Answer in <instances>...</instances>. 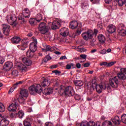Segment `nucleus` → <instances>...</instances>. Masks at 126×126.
Segmentation results:
<instances>
[{
  "mask_svg": "<svg viewBox=\"0 0 126 126\" xmlns=\"http://www.w3.org/2000/svg\"><path fill=\"white\" fill-rule=\"evenodd\" d=\"M18 73L19 72L16 69H14L12 70L11 75L13 77H15V76H18Z\"/></svg>",
  "mask_w": 126,
  "mask_h": 126,
  "instance_id": "31",
  "label": "nucleus"
},
{
  "mask_svg": "<svg viewBox=\"0 0 126 126\" xmlns=\"http://www.w3.org/2000/svg\"><path fill=\"white\" fill-rule=\"evenodd\" d=\"M116 63V62H112L109 63H107V67H110V66H112L114 65Z\"/></svg>",
  "mask_w": 126,
  "mask_h": 126,
  "instance_id": "44",
  "label": "nucleus"
},
{
  "mask_svg": "<svg viewBox=\"0 0 126 126\" xmlns=\"http://www.w3.org/2000/svg\"><path fill=\"white\" fill-rule=\"evenodd\" d=\"M2 31L3 34L7 36L10 32V26L6 24L3 25Z\"/></svg>",
  "mask_w": 126,
  "mask_h": 126,
  "instance_id": "12",
  "label": "nucleus"
},
{
  "mask_svg": "<svg viewBox=\"0 0 126 126\" xmlns=\"http://www.w3.org/2000/svg\"><path fill=\"white\" fill-rule=\"evenodd\" d=\"M29 90L31 95H34L35 93L41 94L42 92L44 94V95H50V94H52V93L54 92L53 88H50L45 89L43 91L42 86H41V85L40 84L31 86L29 88Z\"/></svg>",
  "mask_w": 126,
  "mask_h": 126,
  "instance_id": "2",
  "label": "nucleus"
},
{
  "mask_svg": "<svg viewBox=\"0 0 126 126\" xmlns=\"http://www.w3.org/2000/svg\"><path fill=\"white\" fill-rule=\"evenodd\" d=\"M50 81H49V80L45 79L44 80V81L41 83V86L42 87H46V86H49Z\"/></svg>",
  "mask_w": 126,
  "mask_h": 126,
  "instance_id": "26",
  "label": "nucleus"
},
{
  "mask_svg": "<svg viewBox=\"0 0 126 126\" xmlns=\"http://www.w3.org/2000/svg\"><path fill=\"white\" fill-rule=\"evenodd\" d=\"M96 42V38H93L92 41H90V44L91 46H94L95 44L94 43Z\"/></svg>",
  "mask_w": 126,
  "mask_h": 126,
  "instance_id": "46",
  "label": "nucleus"
},
{
  "mask_svg": "<svg viewBox=\"0 0 126 126\" xmlns=\"http://www.w3.org/2000/svg\"><path fill=\"white\" fill-rule=\"evenodd\" d=\"M13 64L12 62H7L5 63L3 67L4 69L8 71V70H10L12 68Z\"/></svg>",
  "mask_w": 126,
  "mask_h": 126,
  "instance_id": "16",
  "label": "nucleus"
},
{
  "mask_svg": "<svg viewBox=\"0 0 126 126\" xmlns=\"http://www.w3.org/2000/svg\"><path fill=\"white\" fill-rule=\"evenodd\" d=\"M99 64L101 66L104 65V66H106V67H108V63H107L106 62H102V63H100Z\"/></svg>",
  "mask_w": 126,
  "mask_h": 126,
  "instance_id": "48",
  "label": "nucleus"
},
{
  "mask_svg": "<svg viewBox=\"0 0 126 126\" xmlns=\"http://www.w3.org/2000/svg\"><path fill=\"white\" fill-rule=\"evenodd\" d=\"M62 23H63V21L62 20L58 21H54L52 23V25L51 26V28L53 30H56V29H59L60 27H61V25H62Z\"/></svg>",
  "mask_w": 126,
  "mask_h": 126,
  "instance_id": "10",
  "label": "nucleus"
},
{
  "mask_svg": "<svg viewBox=\"0 0 126 126\" xmlns=\"http://www.w3.org/2000/svg\"><path fill=\"white\" fill-rule=\"evenodd\" d=\"M70 65L71 66V68H75V67L74 66V64H73V63H70Z\"/></svg>",
  "mask_w": 126,
  "mask_h": 126,
  "instance_id": "63",
  "label": "nucleus"
},
{
  "mask_svg": "<svg viewBox=\"0 0 126 126\" xmlns=\"http://www.w3.org/2000/svg\"><path fill=\"white\" fill-rule=\"evenodd\" d=\"M53 124L51 122H46L45 124V126H52Z\"/></svg>",
  "mask_w": 126,
  "mask_h": 126,
  "instance_id": "57",
  "label": "nucleus"
},
{
  "mask_svg": "<svg viewBox=\"0 0 126 126\" xmlns=\"http://www.w3.org/2000/svg\"><path fill=\"white\" fill-rule=\"evenodd\" d=\"M27 47H28V42L27 41H23L21 46V50H22V51H24V50H25V49H26Z\"/></svg>",
  "mask_w": 126,
  "mask_h": 126,
  "instance_id": "29",
  "label": "nucleus"
},
{
  "mask_svg": "<svg viewBox=\"0 0 126 126\" xmlns=\"http://www.w3.org/2000/svg\"><path fill=\"white\" fill-rule=\"evenodd\" d=\"M86 6H87V4L85 3H82L81 4V7L82 8H85L86 7Z\"/></svg>",
  "mask_w": 126,
  "mask_h": 126,
  "instance_id": "55",
  "label": "nucleus"
},
{
  "mask_svg": "<svg viewBox=\"0 0 126 126\" xmlns=\"http://www.w3.org/2000/svg\"><path fill=\"white\" fill-rule=\"evenodd\" d=\"M65 88L64 87V86H61V87H60V93H64V89H65Z\"/></svg>",
  "mask_w": 126,
  "mask_h": 126,
  "instance_id": "47",
  "label": "nucleus"
},
{
  "mask_svg": "<svg viewBox=\"0 0 126 126\" xmlns=\"http://www.w3.org/2000/svg\"><path fill=\"white\" fill-rule=\"evenodd\" d=\"M76 66L77 68H80V67H81V64H80V63H77L76 64Z\"/></svg>",
  "mask_w": 126,
  "mask_h": 126,
  "instance_id": "61",
  "label": "nucleus"
},
{
  "mask_svg": "<svg viewBox=\"0 0 126 126\" xmlns=\"http://www.w3.org/2000/svg\"><path fill=\"white\" fill-rule=\"evenodd\" d=\"M118 76H116V77H118V79H120L121 80H126V76L125 74H123V73L119 72L117 74Z\"/></svg>",
  "mask_w": 126,
  "mask_h": 126,
  "instance_id": "25",
  "label": "nucleus"
},
{
  "mask_svg": "<svg viewBox=\"0 0 126 126\" xmlns=\"http://www.w3.org/2000/svg\"><path fill=\"white\" fill-rule=\"evenodd\" d=\"M64 94L65 96L71 97L72 96H74V94H75V92H74V90H73V88L72 86H68L64 88Z\"/></svg>",
  "mask_w": 126,
  "mask_h": 126,
  "instance_id": "6",
  "label": "nucleus"
},
{
  "mask_svg": "<svg viewBox=\"0 0 126 126\" xmlns=\"http://www.w3.org/2000/svg\"><path fill=\"white\" fill-rule=\"evenodd\" d=\"M16 115L18 118H19V119H22L24 116V112L21 110L19 111L17 114H16Z\"/></svg>",
  "mask_w": 126,
  "mask_h": 126,
  "instance_id": "30",
  "label": "nucleus"
},
{
  "mask_svg": "<svg viewBox=\"0 0 126 126\" xmlns=\"http://www.w3.org/2000/svg\"><path fill=\"white\" fill-rule=\"evenodd\" d=\"M10 117L11 118H14V117H15V114H13V113H11L10 114Z\"/></svg>",
  "mask_w": 126,
  "mask_h": 126,
  "instance_id": "64",
  "label": "nucleus"
},
{
  "mask_svg": "<svg viewBox=\"0 0 126 126\" xmlns=\"http://www.w3.org/2000/svg\"><path fill=\"white\" fill-rule=\"evenodd\" d=\"M124 28L125 26L123 24L119 25V29L120 30V33L123 34V35H126V31L124 30Z\"/></svg>",
  "mask_w": 126,
  "mask_h": 126,
  "instance_id": "24",
  "label": "nucleus"
},
{
  "mask_svg": "<svg viewBox=\"0 0 126 126\" xmlns=\"http://www.w3.org/2000/svg\"><path fill=\"white\" fill-rule=\"evenodd\" d=\"M81 32H82V30H81V28H79L78 30H77L75 35L78 36V35H80L81 34Z\"/></svg>",
  "mask_w": 126,
  "mask_h": 126,
  "instance_id": "38",
  "label": "nucleus"
},
{
  "mask_svg": "<svg viewBox=\"0 0 126 126\" xmlns=\"http://www.w3.org/2000/svg\"><path fill=\"white\" fill-rule=\"evenodd\" d=\"M3 63H4V59L3 58H0V63L2 64Z\"/></svg>",
  "mask_w": 126,
  "mask_h": 126,
  "instance_id": "58",
  "label": "nucleus"
},
{
  "mask_svg": "<svg viewBox=\"0 0 126 126\" xmlns=\"http://www.w3.org/2000/svg\"><path fill=\"white\" fill-rule=\"evenodd\" d=\"M71 68V66H70V64H67L66 65V69H70Z\"/></svg>",
  "mask_w": 126,
  "mask_h": 126,
  "instance_id": "60",
  "label": "nucleus"
},
{
  "mask_svg": "<svg viewBox=\"0 0 126 126\" xmlns=\"http://www.w3.org/2000/svg\"><path fill=\"white\" fill-rule=\"evenodd\" d=\"M87 57V55L85 54H81L80 55V58L83 59L84 60H86V58Z\"/></svg>",
  "mask_w": 126,
  "mask_h": 126,
  "instance_id": "50",
  "label": "nucleus"
},
{
  "mask_svg": "<svg viewBox=\"0 0 126 126\" xmlns=\"http://www.w3.org/2000/svg\"><path fill=\"white\" fill-rule=\"evenodd\" d=\"M19 20H21L22 22H23V23H25V19L24 18H19Z\"/></svg>",
  "mask_w": 126,
  "mask_h": 126,
  "instance_id": "62",
  "label": "nucleus"
},
{
  "mask_svg": "<svg viewBox=\"0 0 126 126\" xmlns=\"http://www.w3.org/2000/svg\"><path fill=\"white\" fill-rule=\"evenodd\" d=\"M117 30V28L116 26L113 24H110L107 26V31L109 32L110 34H112V33H115L116 31Z\"/></svg>",
  "mask_w": 126,
  "mask_h": 126,
  "instance_id": "13",
  "label": "nucleus"
},
{
  "mask_svg": "<svg viewBox=\"0 0 126 126\" xmlns=\"http://www.w3.org/2000/svg\"><path fill=\"white\" fill-rule=\"evenodd\" d=\"M17 86L15 85H14L12 87L10 88V89L9 90L8 93V94H10V93H12L13 91H14V89L16 88Z\"/></svg>",
  "mask_w": 126,
  "mask_h": 126,
  "instance_id": "40",
  "label": "nucleus"
},
{
  "mask_svg": "<svg viewBox=\"0 0 126 126\" xmlns=\"http://www.w3.org/2000/svg\"><path fill=\"white\" fill-rule=\"evenodd\" d=\"M102 126H112V122L105 121L102 124Z\"/></svg>",
  "mask_w": 126,
  "mask_h": 126,
  "instance_id": "33",
  "label": "nucleus"
},
{
  "mask_svg": "<svg viewBox=\"0 0 126 126\" xmlns=\"http://www.w3.org/2000/svg\"><path fill=\"white\" fill-rule=\"evenodd\" d=\"M52 72L53 73H55V74H60V73H61V71L57 70H54Z\"/></svg>",
  "mask_w": 126,
  "mask_h": 126,
  "instance_id": "53",
  "label": "nucleus"
},
{
  "mask_svg": "<svg viewBox=\"0 0 126 126\" xmlns=\"http://www.w3.org/2000/svg\"><path fill=\"white\" fill-rule=\"evenodd\" d=\"M23 81H20L17 83H16L14 85H15L16 86H17V85H19V84H22Z\"/></svg>",
  "mask_w": 126,
  "mask_h": 126,
  "instance_id": "59",
  "label": "nucleus"
},
{
  "mask_svg": "<svg viewBox=\"0 0 126 126\" xmlns=\"http://www.w3.org/2000/svg\"><path fill=\"white\" fill-rule=\"evenodd\" d=\"M34 51H32L31 50H28L26 52L27 57L28 58H33L34 57Z\"/></svg>",
  "mask_w": 126,
  "mask_h": 126,
  "instance_id": "27",
  "label": "nucleus"
},
{
  "mask_svg": "<svg viewBox=\"0 0 126 126\" xmlns=\"http://www.w3.org/2000/svg\"><path fill=\"white\" fill-rule=\"evenodd\" d=\"M16 66L17 67L18 69L21 71H27V67H26V66L20 62L18 63Z\"/></svg>",
  "mask_w": 126,
  "mask_h": 126,
  "instance_id": "11",
  "label": "nucleus"
},
{
  "mask_svg": "<svg viewBox=\"0 0 126 126\" xmlns=\"http://www.w3.org/2000/svg\"><path fill=\"white\" fill-rule=\"evenodd\" d=\"M22 62L25 63L28 66H29L32 64V62L30 60L27 59L26 57H23L22 58Z\"/></svg>",
  "mask_w": 126,
  "mask_h": 126,
  "instance_id": "18",
  "label": "nucleus"
},
{
  "mask_svg": "<svg viewBox=\"0 0 126 126\" xmlns=\"http://www.w3.org/2000/svg\"><path fill=\"white\" fill-rule=\"evenodd\" d=\"M37 125H35V126H43V123H42V122H41V121H40V120H38L37 121Z\"/></svg>",
  "mask_w": 126,
  "mask_h": 126,
  "instance_id": "51",
  "label": "nucleus"
},
{
  "mask_svg": "<svg viewBox=\"0 0 126 126\" xmlns=\"http://www.w3.org/2000/svg\"><path fill=\"white\" fill-rule=\"evenodd\" d=\"M96 126V124H95V122H94V121H90L88 123V126Z\"/></svg>",
  "mask_w": 126,
  "mask_h": 126,
  "instance_id": "42",
  "label": "nucleus"
},
{
  "mask_svg": "<svg viewBox=\"0 0 126 126\" xmlns=\"http://www.w3.org/2000/svg\"><path fill=\"white\" fill-rule=\"evenodd\" d=\"M20 94L22 96L20 97L18 101L19 103H21V104H24V103H25V99H24L23 97H25V98H27V97H28L29 95L28 90L26 89H23L21 90Z\"/></svg>",
  "mask_w": 126,
  "mask_h": 126,
  "instance_id": "5",
  "label": "nucleus"
},
{
  "mask_svg": "<svg viewBox=\"0 0 126 126\" xmlns=\"http://www.w3.org/2000/svg\"><path fill=\"white\" fill-rule=\"evenodd\" d=\"M105 0V3H106L107 4H110V3L112 2V0Z\"/></svg>",
  "mask_w": 126,
  "mask_h": 126,
  "instance_id": "56",
  "label": "nucleus"
},
{
  "mask_svg": "<svg viewBox=\"0 0 126 126\" xmlns=\"http://www.w3.org/2000/svg\"><path fill=\"white\" fill-rule=\"evenodd\" d=\"M80 126H88V122L87 121H83L80 124Z\"/></svg>",
  "mask_w": 126,
  "mask_h": 126,
  "instance_id": "41",
  "label": "nucleus"
},
{
  "mask_svg": "<svg viewBox=\"0 0 126 126\" xmlns=\"http://www.w3.org/2000/svg\"><path fill=\"white\" fill-rule=\"evenodd\" d=\"M126 0H118V4L120 6H123L124 3H126Z\"/></svg>",
  "mask_w": 126,
  "mask_h": 126,
  "instance_id": "39",
  "label": "nucleus"
},
{
  "mask_svg": "<svg viewBox=\"0 0 126 126\" xmlns=\"http://www.w3.org/2000/svg\"><path fill=\"white\" fill-rule=\"evenodd\" d=\"M38 30L41 34H46L49 30L47 28V24L44 22L40 23L38 25Z\"/></svg>",
  "mask_w": 126,
  "mask_h": 126,
  "instance_id": "7",
  "label": "nucleus"
},
{
  "mask_svg": "<svg viewBox=\"0 0 126 126\" xmlns=\"http://www.w3.org/2000/svg\"><path fill=\"white\" fill-rule=\"evenodd\" d=\"M75 50H77V52H79L80 53H84V52H86V49L82 48H74Z\"/></svg>",
  "mask_w": 126,
  "mask_h": 126,
  "instance_id": "36",
  "label": "nucleus"
},
{
  "mask_svg": "<svg viewBox=\"0 0 126 126\" xmlns=\"http://www.w3.org/2000/svg\"><path fill=\"white\" fill-rule=\"evenodd\" d=\"M21 40L19 36H14L11 38V42L13 44H18Z\"/></svg>",
  "mask_w": 126,
  "mask_h": 126,
  "instance_id": "21",
  "label": "nucleus"
},
{
  "mask_svg": "<svg viewBox=\"0 0 126 126\" xmlns=\"http://www.w3.org/2000/svg\"><path fill=\"white\" fill-rule=\"evenodd\" d=\"M5 111V108L4 105L1 103L0 102V113H3Z\"/></svg>",
  "mask_w": 126,
  "mask_h": 126,
  "instance_id": "32",
  "label": "nucleus"
},
{
  "mask_svg": "<svg viewBox=\"0 0 126 126\" xmlns=\"http://www.w3.org/2000/svg\"><path fill=\"white\" fill-rule=\"evenodd\" d=\"M90 66V63H85L84 64V67H88V66Z\"/></svg>",
  "mask_w": 126,
  "mask_h": 126,
  "instance_id": "54",
  "label": "nucleus"
},
{
  "mask_svg": "<svg viewBox=\"0 0 126 126\" xmlns=\"http://www.w3.org/2000/svg\"><path fill=\"white\" fill-rule=\"evenodd\" d=\"M25 12L23 13V16H24L25 18H30V11L28 8H25L24 9Z\"/></svg>",
  "mask_w": 126,
  "mask_h": 126,
  "instance_id": "23",
  "label": "nucleus"
},
{
  "mask_svg": "<svg viewBox=\"0 0 126 126\" xmlns=\"http://www.w3.org/2000/svg\"><path fill=\"white\" fill-rule=\"evenodd\" d=\"M9 125V121L5 118H3L0 121V126H6Z\"/></svg>",
  "mask_w": 126,
  "mask_h": 126,
  "instance_id": "17",
  "label": "nucleus"
},
{
  "mask_svg": "<svg viewBox=\"0 0 126 126\" xmlns=\"http://www.w3.org/2000/svg\"><path fill=\"white\" fill-rule=\"evenodd\" d=\"M97 33H98V30L97 29H94V32L93 31L89 30V31H87V32H83L82 34V37L83 38L84 40L88 41L89 39H92L94 35L95 37H96L97 36Z\"/></svg>",
  "mask_w": 126,
  "mask_h": 126,
  "instance_id": "3",
  "label": "nucleus"
},
{
  "mask_svg": "<svg viewBox=\"0 0 126 126\" xmlns=\"http://www.w3.org/2000/svg\"><path fill=\"white\" fill-rule=\"evenodd\" d=\"M74 83L75 85V86H78L79 87H81V86H83V82L82 81L80 80H76L74 82Z\"/></svg>",
  "mask_w": 126,
  "mask_h": 126,
  "instance_id": "28",
  "label": "nucleus"
},
{
  "mask_svg": "<svg viewBox=\"0 0 126 126\" xmlns=\"http://www.w3.org/2000/svg\"><path fill=\"white\" fill-rule=\"evenodd\" d=\"M17 101L16 99H14L13 102L8 107V111L9 112H15L17 107Z\"/></svg>",
  "mask_w": 126,
  "mask_h": 126,
  "instance_id": "9",
  "label": "nucleus"
},
{
  "mask_svg": "<svg viewBox=\"0 0 126 126\" xmlns=\"http://www.w3.org/2000/svg\"><path fill=\"white\" fill-rule=\"evenodd\" d=\"M119 84H120V81H119L118 77L115 76L112 79H110L109 84L102 82L99 84L96 85V91L98 94H101L103 90H107V92L110 93L112 91V88H117L119 87Z\"/></svg>",
  "mask_w": 126,
  "mask_h": 126,
  "instance_id": "1",
  "label": "nucleus"
},
{
  "mask_svg": "<svg viewBox=\"0 0 126 126\" xmlns=\"http://www.w3.org/2000/svg\"><path fill=\"white\" fill-rule=\"evenodd\" d=\"M106 53H107V51L105 49H103V50L99 51V53L101 54V55H105V54H106Z\"/></svg>",
  "mask_w": 126,
  "mask_h": 126,
  "instance_id": "52",
  "label": "nucleus"
},
{
  "mask_svg": "<svg viewBox=\"0 0 126 126\" xmlns=\"http://www.w3.org/2000/svg\"><path fill=\"white\" fill-rule=\"evenodd\" d=\"M74 98L75 99V100H80V99H81V96H80V95H78V94H75L74 96Z\"/></svg>",
  "mask_w": 126,
  "mask_h": 126,
  "instance_id": "49",
  "label": "nucleus"
},
{
  "mask_svg": "<svg viewBox=\"0 0 126 126\" xmlns=\"http://www.w3.org/2000/svg\"><path fill=\"white\" fill-rule=\"evenodd\" d=\"M51 60V57L49 55L46 56L43 60V63H47L48 61Z\"/></svg>",
  "mask_w": 126,
  "mask_h": 126,
  "instance_id": "37",
  "label": "nucleus"
},
{
  "mask_svg": "<svg viewBox=\"0 0 126 126\" xmlns=\"http://www.w3.org/2000/svg\"><path fill=\"white\" fill-rule=\"evenodd\" d=\"M112 122L116 126H119L121 124V120L119 116H115L113 119H112Z\"/></svg>",
  "mask_w": 126,
  "mask_h": 126,
  "instance_id": "22",
  "label": "nucleus"
},
{
  "mask_svg": "<svg viewBox=\"0 0 126 126\" xmlns=\"http://www.w3.org/2000/svg\"><path fill=\"white\" fill-rule=\"evenodd\" d=\"M7 21L8 22L9 24L12 25L14 27L17 25V23H16V20H17V18L14 14H10L7 16Z\"/></svg>",
  "mask_w": 126,
  "mask_h": 126,
  "instance_id": "4",
  "label": "nucleus"
},
{
  "mask_svg": "<svg viewBox=\"0 0 126 126\" xmlns=\"http://www.w3.org/2000/svg\"><path fill=\"white\" fill-rule=\"evenodd\" d=\"M121 122L123 124H126V114H124L121 116Z\"/></svg>",
  "mask_w": 126,
  "mask_h": 126,
  "instance_id": "34",
  "label": "nucleus"
},
{
  "mask_svg": "<svg viewBox=\"0 0 126 126\" xmlns=\"http://www.w3.org/2000/svg\"><path fill=\"white\" fill-rule=\"evenodd\" d=\"M35 42H32L30 45V51L32 52H36L37 51V39H34Z\"/></svg>",
  "mask_w": 126,
  "mask_h": 126,
  "instance_id": "14",
  "label": "nucleus"
},
{
  "mask_svg": "<svg viewBox=\"0 0 126 126\" xmlns=\"http://www.w3.org/2000/svg\"><path fill=\"white\" fill-rule=\"evenodd\" d=\"M68 33H69V31L66 28H62L60 30V34L63 37H66L68 35Z\"/></svg>",
  "mask_w": 126,
  "mask_h": 126,
  "instance_id": "15",
  "label": "nucleus"
},
{
  "mask_svg": "<svg viewBox=\"0 0 126 126\" xmlns=\"http://www.w3.org/2000/svg\"><path fill=\"white\" fill-rule=\"evenodd\" d=\"M42 19L43 17H42V15L39 14L37 15L36 19L35 18H31L29 20V22L32 26H35V25H37V22H40Z\"/></svg>",
  "mask_w": 126,
  "mask_h": 126,
  "instance_id": "8",
  "label": "nucleus"
},
{
  "mask_svg": "<svg viewBox=\"0 0 126 126\" xmlns=\"http://www.w3.org/2000/svg\"><path fill=\"white\" fill-rule=\"evenodd\" d=\"M98 39L99 40V42L101 43V44H104L105 42H106V38L105 37V36H104L102 34H100L97 36Z\"/></svg>",
  "mask_w": 126,
  "mask_h": 126,
  "instance_id": "20",
  "label": "nucleus"
},
{
  "mask_svg": "<svg viewBox=\"0 0 126 126\" xmlns=\"http://www.w3.org/2000/svg\"><path fill=\"white\" fill-rule=\"evenodd\" d=\"M78 27V23L76 21H72L70 22L69 27L71 29H76Z\"/></svg>",
  "mask_w": 126,
  "mask_h": 126,
  "instance_id": "19",
  "label": "nucleus"
},
{
  "mask_svg": "<svg viewBox=\"0 0 126 126\" xmlns=\"http://www.w3.org/2000/svg\"><path fill=\"white\" fill-rule=\"evenodd\" d=\"M46 51L52 52V47L50 45H46Z\"/></svg>",
  "mask_w": 126,
  "mask_h": 126,
  "instance_id": "43",
  "label": "nucleus"
},
{
  "mask_svg": "<svg viewBox=\"0 0 126 126\" xmlns=\"http://www.w3.org/2000/svg\"><path fill=\"white\" fill-rule=\"evenodd\" d=\"M24 126H31V124H30V121L28 119H26L24 121Z\"/></svg>",
  "mask_w": 126,
  "mask_h": 126,
  "instance_id": "35",
  "label": "nucleus"
},
{
  "mask_svg": "<svg viewBox=\"0 0 126 126\" xmlns=\"http://www.w3.org/2000/svg\"><path fill=\"white\" fill-rule=\"evenodd\" d=\"M120 73L123 74H126V68H122L120 69Z\"/></svg>",
  "mask_w": 126,
  "mask_h": 126,
  "instance_id": "45",
  "label": "nucleus"
}]
</instances>
